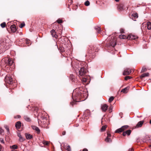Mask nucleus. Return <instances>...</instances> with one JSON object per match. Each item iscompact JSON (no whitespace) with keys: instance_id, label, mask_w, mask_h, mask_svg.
<instances>
[{"instance_id":"1","label":"nucleus","mask_w":151,"mask_h":151,"mask_svg":"<svg viewBox=\"0 0 151 151\" xmlns=\"http://www.w3.org/2000/svg\"><path fill=\"white\" fill-rule=\"evenodd\" d=\"M82 88H76L74 90L72 98L74 101L78 102L84 100L86 97V93L81 90Z\"/></svg>"},{"instance_id":"2","label":"nucleus","mask_w":151,"mask_h":151,"mask_svg":"<svg viewBox=\"0 0 151 151\" xmlns=\"http://www.w3.org/2000/svg\"><path fill=\"white\" fill-rule=\"evenodd\" d=\"M38 117L40 118V120L39 119L38 120V123L39 124L40 123V122L42 123V124H43V127H46L47 125L49 124V120L47 118L45 115H42L40 114L38 115Z\"/></svg>"},{"instance_id":"3","label":"nucleus","mask_w":151,"mask_h":151,"mask_svg":"<svg viewBox=\"0 0 151 151\" xmlns=\"http://www.w3.org/2000/svg\"><path fill=\"white\" fill-rule=\"evenodd\" d=\"M6 43L4 41H0V54L5 51L8 48L6 46Z\"/></svg>"},{"instance_id":"4","label":"nucleus","mask_w":151,"mask_h":151,"mask_svg":"<svg viewBox=\"0 0 151 151\" xmlns=\"http://www.w3.org/2000/svg\"><path fill=\"white\" fill-rule=\"evenodd\" d=\"M5 81L7 84L10 85H12L14 82L13 79L10 75L6 76L5 78Z\"/></svg>"},{"instance_id":"5","label":"nucleus","mask_w":151,"mask_h":151,"mask_svg":"<svg viewBox=\"0 0 151 151\" xmlns=\"http://www.w3.org/2000/svg\"><path fill=\"white\" fill-rule=\"evenodd\" d=\"M87 72V70L84 68H81L79 71V76L80 77H84Z\"/></svg>"},{"instance_id":"6","label":"nucleus","mask_w":151,"mask_h":151,"mask_svg":"<svg viewBox=\"0 0 151 151\" xmlns=\"http://www.w3.org/2000/svg\"><path fill=\"white\" fill-rule=\"evenodd\" d=\"M8 58H5L3 59L1 61V66L3 67H8L7 62H8Z\"/></svg>"},{"instance_id":"7","label":"nucleus","mask_w":151,"mask_h":151,"mask_svg":"<svg viewBox=\"0 0 151 151\" xmlns=\"http://www.w3.org/2000/svg\"><path fill=\"white\" fill-rule=\"evenodd\" d=\"M128 127V126L127 125H125L122 126L121 128L117 129L115 131L116 133H119L123 131L124 130L127 129Z\"/></svg>"},{"instance_id":"8","label":"nucleus","mask_w":151,"mask_h":151,"mask_svg":"<svg viewBox=\"0 0 151 151\" xmlns=\"http://www.w3.org/2000/svg\"><path fill=\"white\" fill-rule=\"evenodd\" d=\"M133 71L132 70H131L129 68L126 69L123 73V75H129Z\"/></svg>"},{"instance_id":"9","label":"nucleus","mask_w":151,"mask_h":151,"mask_svg":"<svg viewBox=\"0 0 151 151\" xmlns=\"http://www.w3.org/2000/svg\"><path fill=\"white\" fill-rule=\"evenodd\" d=\"M138 38V37L132 34H130L127 36V39L128 40H135Z\"/></svg>"},{"instance_id":"10","label":"nucleus","mask_w":151,"mask_h":151,"mask_svg":"<svg viewBox=\"0 0 151 151\" xmlns=\"http://www.w3.org/2000/svg\"><path fill=\"white\" fill-rule=\"evenodd\" d=\"M138 14L136 12H133L132 14V19L134 21H136V19L138 18Z\"/></svg>"},{"instance_id":"11","label":"nucleus","mask_w":151,"mask_h":151,"mask_svg":"<svg viewBox=\"0 0 151 151\" xmlns=\"http://www.w3.org/2000/svg\"><path fill=\"white\" fill-rule=\"evenodd\" d=\"M108 107V105L104 104L102 106L101 108L102 111L105 112L107 110Z\"/></svg>"},{"instance_id":"12","label":"nucleus","mask_w":151,"mask_h":151,"mask_svg":"<svg viewBox=\"0 0 151 151\" xmlns=\"http://www.w3.org/2000/svg\"><path fill=\"white\" fill-rule=\"evenodd\" d=\"M10 29L12 32H15L17 30V29L15 25L13 24L11 25L10 27Z\"/></svg>"},{"instance_id":"13","label":"nucleus","mask_w":151,"mask_h":151,"mask_svg":"<svg viewBox=\"0 0 151 151\" xmlns=\"http://www.w3.org/2000/svg\"><path fill=\"white\" fill-rule=\"evenodd\" d=\"M129 89V87H127L122 89L121 91V92H122L124 93H127L128 92Z\"/></svg>"},{"instance_id":"14","label":"nucleus","mask_w":151,"mask_h":151,"mask_svg":"<svg viewBox=\"0 0 151 151\" xmlns=\"http://www.w3.org/2000/svg\"><path fill=\"white\" fill-rule=\"evenodd\" d=\"M8 62H7V64H7L8 67H7V68H9V65H12L13 63V61L12 60H11V59L8 58Z\"/></svg>"},{"instance_id":"15","label":"nucleus","mask_w":151,"mask_h":151,"mask_svg":"<svg viewBox=\"0 0 151 151\" xmlns=\"http://www.w3.org/2000/svg\"><path fill=\"white\" fill-rule=\"evenodd\" d=\"M64 150H65V151H70L71 149L70 146L67 144L64 145Z\"/></svg>"},{"instance_id":"16","label":"nucleus","mask_w":151,"mask_h":151,"mask_svg":"<svg viewBox=\"0 0 151 151\" xmlns=\"http://www.w3.org/2000/svg\"><path fill=\"white\" fill-rule=\"evenodd\" d=\"M51 34L53 37H54L57 38L58 37V35H56L55 31L54 30H52L50 32Z\"/></svg>"},{"instance_id":"17","label":"nucleus","mask_w":151,"mask_h":151,"mask_svg":"<svg viewBox=\"0 0 151 151\" xmlns=\"http://www.w3.org/2000/svg\"><path fill=\"white\" fill-rule=\"evenodd\" d=\"M131 133V130H129L124 132L123 133V136H125L126 134L128 135H129Z\"/></svg>"},{"instance_id":"18","label":"nucleus","mask_w":151,"mask_h":151,"mask_svg":"<svg viewBox=\"0 0 151 151\" xmlns=\"http://www.w3.org/2000/svg\"><path fill=\"white\" fill-rule=\"evenodd\" d=\"M32 128L33 129L35 130L38 134H39L40 133V130L38 127L33 126H32Z\"/></svg>"},{"instance_id":"19","label":"nucleus","mask_w":151,"mask_h":151,"mask_svg":"<svg viewBox=\"0 0 151 151\" xmlns=\"http://www.w3.org/2000/svg\"><path fill=\"white\" fill-rule=\"evenodd\" d=\"M116 39H114L112 42H111L110 45L113 47H114L116 45Z\"/></svg>"},{"instance_id":"20","label":"nucleus","mask_w":151,"mask_h":151,"mask_svg":"<svg viewBox=\"0 0 151 151\" xmlns=\"http://www.w3.org/2000/svg\"><path fill=\"white\" fill-rule=\"evenodd\" d=\"M15 127L17 129H19L21 127V123L20 121H18L16 123Z\"/></svg>"},{"instance_id":"21","label":"nucleus","mask_w":151,"mask_h":151,"mask_svg":"<svg viewBox=\"0 0 151 151\" xmlns=\"http://www.w3.org/2000/svg\"><path fill=\"white\" fill-rule=\"evenodd\" d=\"M144 122L143 121H140L139 122L136 126V127L137 128H138L139 127H141L143 123H144Z\"/></svg>"},{"instance_id":"22","label":"nucleus","mask_w":151,"mask_h":151,"mask_svg":"<svg viewBox=\"0 0 151 151\" xmlns=\"http://www.w3.org/2000/svg\"><path fill=\"white\" fill-rule=\"evenodd\" d=\"M25 135L26 137V138L27 139H30L31 138H32V135L28 133H26L25 134Z\"/></svg>"},{"instance_id":"23","label":"nucleus","mask_w":151,"mask_h":151,"mask_svg":"<svg viewBox=\"0 0 151 151\" xmlns=\"http://www.w3.org/2000/svg\"><path fill=\"white\" fill-rule=\"evenodd\" d=\"M147 28L148 30H150L151 29V23L149 22H148L146 24Z\"/></svg>"},{"instance_id":"24","label":"nucleus","mask_w":151,"mask_h":151,"mask_svg":"<svg viewBox=\"0 0 151 151\" xmlns=\"http://www.w3.org/2000/svg\"><path fill=\"white\" fill-rule=\"evenodd\" d=\"M24 119L27 122H29L31 121L30 118L27 116H24Z\"/></svg>"},{"instance_id":"25","label":"nucleus","mask_w":151,"mask_h":151,"mask_svg":"<svg viewBox=\"0 0 151 151\" xmlns=\"http://www.w3.org/2000/svg\"><path fill=\"white\" fill-rule=\"evenodd\" d=\"M149 75V74L148 73H145L141 75L140 77L142 78L148 76Z\"/></svg>"},{"instance_id":"26","label":"nucleus","mask_w":151,"mask_h":151,"mask_svg":"<svg viewBox=\"0 0 151 151\" xmlns=\"http://www.w3.org/2000/svg\"><path fill=\"white\" fill-rule=\"evenodd\" d=\"M18 137H19V140L21 142H22L24 141V139L22 137V135H21L20 133H18Z\"/></svg>"},{"instance_id":"27","label":"nucleus","mask_w":151,"mask_h":151,"mask_svg":"<svg viewBox=\"0 0 151 151\" xmlns=\"http://www.w3.org/2000/svg\"><path fill=\"white\" fill-rule=\"evenodd\" d=\"M119 37L121 39H127V36L124 35H121L119 36Z\"/></svg>"},{"instance_id":"28","label":"nucleus","mask_w":151,"mask_h":151,"mask_svg":"<svg viewBox=\"0 0 151 151\" xmlns=\"http://www.w3.org/2000/svg\"><path fill=\"white\" fill-rule=\"evenodd\" d=\"M80 78H82L81 81L83 83L85 84L87 82V79L86 78H83V77H81Z\"/></svg>"},{"instance_id":"29","label":"nucleus","mask_w":151,"mask_h":151,"mask_svg":"<svg viewBox=\"0 0 151 151\" xmlns=\"http://www.w3.org/2000/svg\"><path fill=\"white\" fill-rule=\"evenodd\" d=\"M105 141L106 142H111L112 141L111 138L106 137V139H105Z\"/></svg>"},{"instance_id":"30","label":"nucleus","mask_w":151,"mask_h":151,"mask_svg":"<svg viewBox=\"0 0 151 151\" xmlns=\"http://www.w3.org/2000/svg\"><path fill=\"white\" fill-rule=\"evenodd\" d=\"M18 147L16 145H14L12 146H10V148L11 149H16Z\"/></svg>"},{"instance_id":"31","label":"nucleus","mask_w":151,"mask_h":151,"mask_svg":"<svg viewBox=\"0 0 151 151\" xmlns=\"http://www.w3.org/2000/svg\"><path fill=\"white\" fill-rule=\"evenodd\" d=\"M106 127H107V126H106V125L103 126L102 127L101 129V132L104 131L105 130Z\"/></svg>"},{"instance_id":"32","label":"nucleus","mask_w":151,"mask_h":151,"mask_svg":"<svg viewBox=\"0 0 151 151\" xmlns=\"http://www.w3.org/2000/svg\"><path fill=\"white\" fill-rule=\"evenodd\" d=\"M149 139L150 137H146L145 138V139H144L143 141L146 142H150V139Z\"/></svg>"},{"instance_id":"33","label":"nucleus","mask_w":151,"mask_h":151,"mask_svg":"<svg viewBox=\"0 0 151 151\" xmlns=\"http://www.w3.org/2000/svg\"><path fill=\"white\" fill-rule=\"evenodd\" d=\"M0 25L2 28H4L5 27L6 23L5 22H3Z\"/></svg>"},{"instance_id":"34","label":"nucleus","mask_w":151,"mask_h":151,"mask_svg":"<svg viewBox=\"0 0 151 151\" xmlns=\"http://www.w3.org/2000/svg\"><path fill=\"white\" fill-rule=\"evenodd\" d=\"M114 99V97L113 96L111 97L109 100V102L110 103Z\"/></svg>"},{"instance_id":"35","label":"nucleus","mask_w":151,"mask_h":151,"mask_svg":"<svg viewBox=\"0 0 151 151\" xmlns=\"http://www.w3.org/2000/svg\"><path fill=\"white\" fill-rule=\"evenodd\" d=\"M25 25V24L24 22H23L22 23L20 24V25L19 27L20 28H22Z\"/></svg>"},{"instance_id":"36","label":"nucleus","mask_w":151,"mask_h":151,"mask_svg":"<svg viewBox=\"0 0 151 151\" xmlns=\"http://www.w3.org/2000/svg\"><path fill=\"white\" fill-rule=\"evenodd\" d=\"M109 113H111L112 111V106H110L109 108Z\"/></svg>"},{"instance_id":"37","label":"nucleus","mask_w":151,"mask_h":151,"mask_svg":"<svg viewBox=\"0 0 151 151\" xmlns=\"http://www.w3.org/2000/svg\"><path fill=\"white\" fill-rule=\"evenodd\" d=\"M45 145H47L49 144V142L46 141H44L42 142Z\"/></svg>"},{"instance_id":"38","label":"nucleus","mask_w":151,"mask_h":151,"mask_svg":"<svg viewBox=\"0 0 151 151\" xmlns=\"http://www.w3.org/2000/svg\"><path fill=\"white\" fill-rule=\"evenodd\" d=\"M84 4L85 6H87L89 5L90 2L88 1H87Z\"/></svg>"},{"instance_id":"39","label":"nucleus","mask_w":151,"mask_h":151,"mask_svg":"<svg viewBox=\"0 0 151 151\" xmlns=\"http://www.w3.org/2000/svg\"><path fill=\"white\" fill-rule=\"evenodd\" d=\"M131 78V77L129 76H127L125 77L124 79L125 80L127 81Z\"/></svg>"},{"instance_id":"40","label":"nucleus","mask_w":151,"mask_h":151,"mask_svg":"<svg viewBox=\"0 0 151 151\" xmlns=\"http://www.w3.org/2000/svg\"><path fill=\"white\" fill-rule=\"evenodd\" d=\"M57 22L59 24H60L63 22V20L61 19H58L57 21Z\"/></svg>"},{"instance_id":"41","label":"nucleus","mask_w":151,"mask_h":151,"mask_svg":"<svg viewBox=\"0 0 151 151\" xmlns=\"http://www.w3.org/2000/svg\"><path fill=\"white\" fill-rule=\"evenodd\" d=\"M147 70V69L146 68H145V67H143L142 69V70H141V71L142 72H145Z\"/></svg>"},{"instance_id":"42","label":"nucleus","mask_w":151,"mask_h":151,"mask_svg":"<svg viewBox=\"0 0 151 151\" xmlns=\"http://www.w3.org/2000/svg\"><path fill=\"white\" fill-rule=\"evenodd\" d=\"M0 142L4 144V142L3 139L1 138H0Z\"/></svg>"},{"instance_id":"43","label":"nucleus","mask_w":151,"mask_h":151,"mask_svg":"<svg viewBox=\"0 0 151 151\" xmlns=\"http://www.w3.org/2000/svg\"><path fill=\"white\" fill-rule=\"evenodd\" d=\"M4 133V130L1 128H0V134H2Z\"/></svg>"},{"instance_id":"44","label":"nucleus","mask_w":151,"mask_h":151,"mask_svg":"<svg viewBox=\"0 0 151 151\" xmlns=\"http://www.w3.org/2000/svg\"><path fill=\"white\" fill-rule=\"evenodd\" d=\"M107 137L111 138V134H110V133L108 132L107 133Z\"/></svg>"},{"instance_id":"45","label":"nucleus","mask_w":151,"mask_h":151,"mask_svg":"<svg viewBox=\"0 0 151 151\" xmlns=\"http://www.w3.org/2000/svg\"><path fill=\"white\" fill-rule=\"evenodd\" d=\"M4 127H5V128L7 130V131L8 132H9V128L6 125L4 126Z\"/></svg>"},{"instance_id":"46","label":"nucleus","mask_w":151,"mask_h":151,"mask_svg":"<svg viewBox=\"0 0 151 151\" xmlns=\"http://www.w3.org/2000/svg\"><path fill=\"white\" fill-rule=\"evenodd\" d=\"M25 42H26V43H27V44H29L30 42L29 41L27 40H25Z\"/></svg>"},{"instance_id":"47","label":"nucleus","mask_w":151,"mask_h":151,"mask_svg":"<svg viewBox=\"0 0 151 151\" xmlns=\"http://www.w3.org/2000/svg\"><path fill=\"white\" fill-rule=\"evenodd\" d=\"M21 117L19 115H17L16 117H15L14 118H20Z\"/></svg>"},{"instance_id":"48","label":"nucleus","mask_w":151,"mask_h":151,"mask_svg":"<svg viewBox=\"0 0 151 151\" xmlns=\"http://www.w3.org/2000/svg\"><path fill=\"white\" fill-rule=\"evenodd\" d=\"M97 30H98V33H99L100 32V31H101V28H100V27H98L97 29Z\"/></svg>"},{"instance_id":"49","label":"nucleus","mask_w":151,"mask_h":151,"mask_svg":"<svg viewBox=\"0 0 151 151\" xmlns=\"http://www.w3.org/2000/svg\"><path fill=\"white\" fill-rule=\"evenodd\" d=\"M120 32L121 33H123L124 32V30L123 29H121L120 30Z\"/></svg>"},{"instance_id":"50","label":"nucleus","mask_w":151,"mask_h":151,"mask_svg":"<svg viewBox=\"0 0 151 151\" xmlns=\"http://www.w3.org/2000/svg\"><path fill=\"white\" fill-rule=\"evenodd\" d=\"M66 132L65 131H63L62 133V134L63 135H64L65 134Z\"/></svg>"},{"instance_id":"51","label":"nucleus","mask_w":151,"mask_h":151,"mask_svg":"<svg viewBox=\"0 0 151 151\" xmlns=\"http://www.w3.org/2000/svg\"><path fill=\"white\" fill-rule=\"evenodd\" d=\"M82 151H88V150L86 148H84Z\"/></svg>"},{"instance_id":"52","label":"nucleus","mask_w":151,"mask_h":151,"mask_svg":"<svg viewBox=\"0 0 151 151\" xmlns=\"http://www.w3.org/2000/svg\"><path fill=\"white\" fill-rule=\"evenodd\" d=\"M128 151H134V150L132 148L129 149Z\"/></svg>"},{"instance_id":"53","label":"nucleus","mask_w":151,"mask_h":151,"mask_svg":"<svg viewBox=\"0 0 151 151\" xmlns=\"http://www.w3.org/2000/svg\"><path fill=\"white\" fill-rule=\"evenodd\" d=\"M2 149V147L1 145H0V151H1V149Z\"/></svg>"},{"instance_id":"54","label":"nucleus","mask_w":151,"mask_h":151,"mask_svg":"<svg viewBox=\"0 0 151 151\" xmlns=\"http://www.w3.org/2000/svg\"><path fill=\"white\" fill-rule=\"evenodd\" d=\"M116 1L118 2L119 1V0H115Z\"/></svg>"},{"instance_id":"55","label":"nucleus","mask_w":151,"mask_h":151,"mask_svg":"<svg viewBox=\"0 0 151 151\" xmlns=\"http://www.w3.org/2000/svg\"><path fill=\"white\" fill-rule=\"evenodd\" d=\"M150 123L151 124V119L150 120Z\"/></svg>"},{"instance_id":"56","label":"nucleus","mask_w":151,"mask_h":151,"mask_svg":"<svg viewBox=\"0 0 151 151\" xmlns=\"http://www.w3.org/2000/svg\"><path fill=\"white\" fill-rule=\"evenodd\" d=\"M61 34H62L61 32L59 33L60 35H61Z\"/></svg>"},{"instance_id":"57","label":"nucleus","mask_w":151,"mask_h":151,"mask_svg":"<svg viewBox=\"0 0 151 151\" xmlns=\"http://www.w3.org/2000/svg\"><path fill=\"white\" fill-rule=\"evenodd\" d=\"M78 124H77V125L76 124V127H77V126H78Z\"/></svg>"},{"instance_id":"58","label":"nucleus","mask_w":151,"mask_h":151,"mask_svg":"<svg viewBox=\"0 0 151 151\" xmlns=\"http://www.w3.org/2000/svg\"><path fill=\"white\" fill-rule=\"evenodd\" d=\"M20 34H21V35H22V32L20 33Z\"/></svg>"},{"instance_id":"59","label":"nucleus","mask_w":151,"mask_h":151,"mask_svg":"<svg viewBox=\"0 0 151 151\" xmlns=\"http://www.w3.org/2000/svg\"><path fill=\"white\" fill-rule=\"evenodd\" d=\"M142 25H143V26H142V27H143V25H144V24H143Z\"/></svg>"},{"instance_id":"60","label":"nucleus","mask_w":151,"mask_h":151,"mask_svg":"<svg viewBox=\"0 0 151 151\" xmlns=\"http://www.w3.org/2000/svg\"><path fill=\"white\" fill-rule=\"evenodd\" d=\"M12 151H15L13 150H12Z\"/></svg>"},{"instance_id":"61","label":"nucleus","mask_w":151,"mask_h":151,"mask_svg":"<svg viewBox=\"0 0 151 151\" xmlns=\"http://www.w3.org/2000/svg\"><path fill=\"white\" fill-rule=\"evenodd\" d=\"M150 147H151V145L150 146Z\"/></svg>"},{"instance_id":"62","label":"nucleus","mask_w":151,"mask_h":151,"mask_svg":"<svg viewBox=\"0 0 151 151\" xmlns=\"http://www.w3.org/2000/svg\"><path fill=\"white\" fill-rule=\"evenodd\" d=\"M23 40V39H22H22H21V40Z\"/></svg>"},{"instance_id":"63","label":"nucleus","mask_w":151,"mask_h":151,"mask_svg":"<svg viewBox=\"0 0 151 151\" xmlns=\"http://www.w3.org/2000/svg\"><path fill=\"white\" fill-rule=\"evenodd\" d=\"M80 151H82L81 150H80Z\"/></svg>"}]
</instances>
